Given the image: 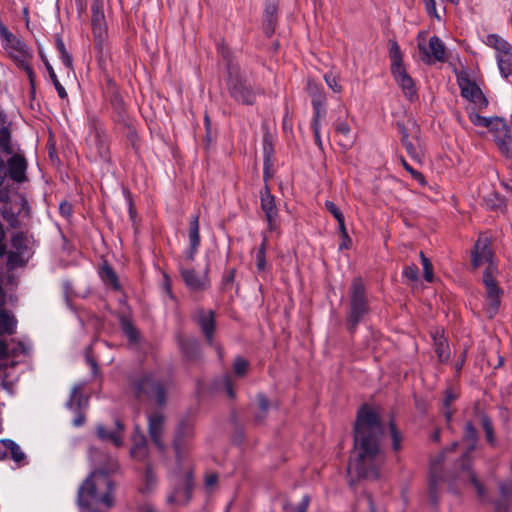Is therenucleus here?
I'll return each instance as SVG.
<instances>
[{
  "mask_svg": "<svg viewBox=\"0 0 512 512\" xmlns=\"http://www.w3.org/2000/svg\"><path fill=\"white\" fill-rule=\"evenodd\" d=\"M458 84L461 90V96L471 101L474 95L481 91L479 86L468 77H459Z\"/></svg>",
  "mask_w": 512,
  "mask_h": 512,
  "instance_id": "c756f323",
  "label": "nucleus"
},
{
  "mask_svg": "<svg viewBox=\"0 0 512 512\" xmlns=\"http://www.w3.org/2000/svg\"><path fill=\"white\" fill-rule=\"evenodd\" d=\"M309 504H310V497L308 495H304L302 497L301 502L297 506L296 512H307Z\"/></svg>",
  "mask_w": 512,
  "mask_h": 512,
  "instance_id": "774afa93",
  "label": "nucleus"
},
{
  "mask_svg": "<svg viewBox=\"0 0 512 512\" xmlns=\"http://www.w3.org/2000/svg\"><path fill=\"white\" fill-rule=\"evenodd\" d=\"M369 312L368 300L366 297L365 285L361 278H354L349 290V313L347 325L350 331H354L356 326Z\"/></svg>",
  "mask_w": 512,
  "mask_h": 512,
  "instance_id": "0eeeda50",
  "label": "nucleus"
},
{
  "mask_svg": "<svg viewBox=\"0 0 512 512\" xmlns=\"http://www.w3.org/2000/svg\"><path fill=\"white\" fill-rule=\"evenodd\" d=\"M200 226H199V216L194 215L191 217L190 223H189V248L187 249L185 256L183 259H185V262L187 264H191L194 259L195 255L198 251V248L200 246Z\"/></svg>",
  "mask_w": 512,
  "mask_h": 512,
  "instance_id": "6ab92c4d",
  "label": "nucleus"
},
{
  "mask_svg": "<svg viewBox=\"0 0 512 512\" xmlns=\"http://www.w3.org/2000/svg\"><path fill=\"white\" fill-rule=\"evenodd\" d=\"M383 427L377 413L367 405L362 406L354 425V448H378Z\"/></svg>",
  "mask_w": 512,
  "mask_h": 512,
  "instance_id": "7ed1b4c3",
  "label": "nucleus"
},
{
  "mask_svg": "<svg viewBox=\"0 0 512 512\" xmlns=\"http://www.w3.org/2000/svg\"><path fill=\"white\" fill-rule=\"evenodd\" d=\"M46 68L48 70L50 79H51V81L53 82V84L55 86V89H56V91L58 93V96L61 99H66L68 94H67L65 88L62 86V84L58 80L57 75H56L53 67L48 62H46Z\"/></svg>",
  "mask_w": 512,
  "mask_h": 512,
  "instance_id": "79ce46f5",
  "label": "nucleus"
},
{
  "mask_svg": "<svg viewBox=\"0 0 512 512\" xmlns=\"http://www.w3.org/2000/svg\"><path fill=\"white\" fill-rule=\"evenodd\" d=\"M486 43L492 46L497 51V54L504 49H508V47L510 46V44L507 41H505L504 39L500 38L498 35L495 34L488 35Z\"/></svg>",
  "mask_w": 512,
  "mask_h": 512,
  "instance_id": "c03bdc74",
  "label": "nucleus"
},
{
  "mask_svg": "<svg viewBox=\"0 0 512 512\" xmlns=\"http://www.w3.org/2000/svg\"><path fill=\"white\" fill-rule=\"evenodd\" d=\"M324 80L327 86L335 93H340L342 91V86L339 84V77L330 72L324 75Z\"/></svg>",
  "mask_w": 512,
  "mask_h": 512,
  "instance_id": "8fccbe9b",
  "label": "nucleus"
},
{
  "mask_svg": "<svg viewBox=\"0 0 512 512\" xmlns=\"http://www.w3.org/2000/svg\"><path fill=\"white\" fill-rule=\"evenodd\" d=\"M390 433L392 437L393 448H399L402 441V436L401 433L397 430L394 423L392 422L390 423Z\"/></svg>",
  "mask_w": 512,
  "mask_h": 512,
  "instance_id": "bf43d9fd",
  "label": "nucleus"
},
{
  "mask_svg": "<svg viewBox=\"0 0 512 512\" xmlns=\"http://www.w3.org/2000/svg\"><path fill=\"white\" fill-rule=\"evenodd\" d=\"M434 341V348L437 354L438 360L441 363H446L450 359V348L446 338L439 332L436 331L432 334Z\"/></svg>",
  "mask_w": 512,
  "mask_h": 512,
  "instance_id": "a878e982",
  "label": "nucleus"
},
{
  "mask_svg": "<svg viewBox=\"0 0 512 512\" xmlns=\"http://www.w3.org/2000/svg\"><path fill=\"white\" fill-rule=\"evenodd\" d=\"M171 492L167 496V502L171 505H186L192 498L193 465L183 450H176L175 466L170 477Z\"/></svg>",
  "mask_w": 512,
  "mask_h": 512,
  "instance_id": "f03ea898",
  "label": "nucleus"
},
{
  "mask_svg": "<svg viewBox=\"0 0 512 512\" xmlns=\"http://www.w3.org/2000/svg\"><path fill=\"white\" fill-rule=\"evenodd\" d=\"M194 319L200 327L203 335L209 342L213 343V336L215 332V313L212 310L199 308L195 311Z\"/></svg>",
  "mask_w": 512,
  "mask_h": 512,
  "instance_id": "dca6fc26",
  "label": "nucleus"
},
{
  "mask_svg": "<svg viewBox=\"0 0 512 512\" xmlns=\"http://www.w3.org/2000/svg\"><path fill=\"white\" fill-rule=\"evenodd\" d=\"M261 209L265 213L268 227L274 230L277 227L278 209L276 207L275 197L271 194L268 185L260 191Z\"/></svg>",
  "mask_w": 512,
  "mask_h": 512,
  "instance_id": "4468645a",
  "label": "nucleus"
},
{
  "mask_svg": "<svg viewBox=\"0 0 512 512\" xmlns=\"http://www.w3.org/2000/svg\"><path fill=\"white\" fill-rule=\"evenodd\" d=\"M308 92L309 95L312 97V105L314 108V116L313 117H320L321 115V107L325 104V95L321 91L319 85L314 82H308Z\"/></svg>",
  "mask_w": 512,
  "mask_h": 512,
  "instance_id": "cd10ccee",
  "label": "nucleus"
},
{
  "mask_svg": "<svg viewBox=\"0 0 512 512\" xmlns=\"http://www.w3.org/2000/svg\"><path fill=\"white\" fill-rule=\"evenodd\" d=\"M499 70L505 78L512 74V46L504 49L496 56Z\"/></svg>",
  "mask_w": 512,
  "mask_h": 512,
  "instance_id": "c85d7f7f",
  "label": "nucleus"
},
{
  "mask_svg": "<svg viewBox=\"0 0 512 512\" xmlns=\"http://www.w3.org/2000/svg\"><path fill=\"white\" fill-rule=\"evenodd\" d=\"M257 403L258 411L255 413L254 420L257 423H262L268 412L269 400L264 394L260 393L257 395Z\"/></svg>",
  "mask_w": 512,
  "mask_h": 512,
  "instance_id": "58836bf2",
  "label": "nucleus"
},
{
  "mask_svg": "<svg viewBox=\"0 0 512 512\" xmlns=\"http://www.w3.org/2000/svg\"><path fill=\"white\" fill-rule=\"evenodd\" d=\"M470 102H472L476 106V108L480 110L485 109L488 106V99L486 98L482 90L478 92V94L474 95L473 99Z\"/></svg>",
  "mask_w": 512,
  "mask_h": 512,
  "instance_id": "6e6d98bb",
  "label": "nucleus"
},
{
  "mask_svg": "<svg viewBox=\"0 0 512 512\" xmlns=\"http://www.w3.org/2000/svg\"><path fill=\"white\" fill-rule=\"evenodd\" d=\"M390 58H391V72L394 71L396 67H404L402 63V56L399 49V46L396 42L391 44L390 47Z\"/></svg>",
  "mask_w": 512,
  "mask_h": 512,
  "instance_id": "a18cd8bd",
  "label": "nucleus"
},
{
  "mask_svg": "<svg viewBox=\"0 0 512 512\" xmlns=\"http://www.w3.org/2000/svg\"><path fill=\"white\" fill-rule=\"evenodd\" d=\"M193 428L190 424H181L175 434L174 448H180L187 444V441L193 437Z\"/></svg>",
  "mask_w": 512,
  "mask_h": 512,
  "instance_id": "2f4dec72",
  "label": "nucleus"
},
{
  "mask_svg": "<svg viewBox=\"0 0 512 512\" xmlns=\"http://www.w3.org/2000/svg\"><path fill=\"white\" fill-rule=\"evenodd\" d=\"M118 470V463L109 459L107 466L99 467L79 487L77 502L80 507L89 508L92 504H103L107 508L114 505L113 482L109 475Z\"/></svg>",
  "mask_w": 512,
  "mask_h": 512,
  "instance_id": "f257e3e1",
  "label": "nucleus"
},
{
  "mask_svg": "<svg viewBox=\"0 0 512 512\" xmlns=\"http://www.w3.org/2000/svg\"><path fill=\"white\" fill-rule=\"evenodd\" d=\"M91 23L95 48L102 53L106 47L108 31L102 0H93L91 5Z\"/></svg>",
  "mask_w": 512,
  "mask_h": 512,
  "instance_id": "9d476101",
  "label": "nucleus"
},
{
  "mask_svg": "<svg viewBox=\"0 0 512 512\" xmlns=\"http://www.w3.org/2000/svg\"><path fill=\"white\" fill-rule=\"evenodd\" d=\"M400 161L404 169L409 172L416 181L421 184L425 183L423 175L417 170L413 169L403 157L400 158Z\"/></svg>",
  "mask_w": 512,
  "mask_h": 512,
  "instance_id": "5fc2aeb1",
  "label": "nucleus"
},
{
  "mask_svg": "<svg viewBox=\"0 0 512 512\" xmlns=\"http://www.w3.org/2000/svg\"><path fill=\"white\" fill-rule=\"evenodd\" d=\"M180 346L185 356L190 359L193 358L198 349V345L195 340L182 341Z\"/></svg>",
  "mask_w": 512,
  "mask_h": 512,
  "instance_id": "3c124183",
  "label": "nucleus"
},
{
  "mask_svg": "<svg viewBox=\"0 0 512 512\" xmlns=\"http://www.w3.org/2000/svg\"><path fill=\"white\" fill-rule=\"evenodd\" d=\"M497 271V266H490L489 269H485L482 276L485 298L484 310L489 318H493L498 313L504 294L503 289L495 279Z\"/></svg>",
  "mask_w": 512,
  "mask_h": 512,
  "instance_id": "1a4fd4ad",
  "label": "nucleus"
},
{
  "mask_svg": "<svg viewBox=\"0 0 512 512\" xmlns=\"http://www.w3.org/2000/svg\"><path fill=\"white\" fill-rule=\"evenodd\" d=\"M12 247L15 250V252H10V259H13L14 254L20 257H23L25 254V251L27 249V238L22 233H16L11 240Z\"/></svg>",
  "mask_w": 512,
  "mask_h": 512,
  "instance_id": "c9c22d12",
  "label": "nucleus"
},
{
  "mask_svg": "<svg viewBox=\"0 0 512 512\" xmlns=\"http://www.w3.org/2000/svg\"><path fill=\"white\" fill-rule=\"evenodd\" d=\"M464 437L471 442L477 439V431L471 422H467L464 426Z\"/></svg>",
  "mask_w": 512,
  "mask_h": 512,
  "instance_id": "4d7b16f0",
  "label": "nucleus"
},
{
  "mask_svg": "<svg viewBox=\"0 0 512 512\" xmlns=\"http://www.w3.org/2000/svg\"><path fill=\"white\" fill-rule=\"evenodd\" d=\"M10 138V131L7 127L0 129V149L7 154L12 153V149L10 147Z\"/></svg>",
  "mask_w": 512,
  "mask_h": 512,
  "instance_id": "09e8293b",
  "label": "nucleus"
},
{
  "mask_svg": "<svg viewBox=\"0 0 512 512\" xmlns=\"http://www.w3.org/2000/svg\"><path fill=\"white\" fill-rule=\"evenodd\" d=\"M100 276L102 280L107 284L110 285L114 290H119L121 285L118 279V276L114 269L108 265L104 264L100 271Z\"/></svg>",
  "mask_w": 512,
  "mask_h": 512,
  "instance_id": "473e14b6",
  "label": "nucleus"
},
{
  "mask_svg": "<svg viewBox=\"0 0 512 512\" xmlns=\"http://www.w3.org/2000/svg\"><path fill=\"white\" fill-rule=\"evenodd\" d=\"M471 263L474 268L486 265V269L490 266H496L493 262V253L490 248V240L488 237H479L474 245L471 255Z\"/></svg>",
  "mask_w": 512,
  "mask_h": 512,
  "instance_id": "f8f14e48",
  "label": "nucleus"
},
{
  "mask_svg": "<svg viewBox=\"0 0 512 512\" xmlns=\"http://www.w3.org/2000/svg\"><path fill=\"white\" fill-rule=\"evenodd\" d=\"M420 259L424 269V278L427 282L433 280V267L431 261L425 256L423 252H420Z\"/></svg>",
  "mask_w": 512,
  "mask_h": 512,
  "instance_id": "603ef678",
  "label": "nucleus"
},
{
  "mask_svg": "<svg viewBox=\"0 0 512 512\" xmlns=\"http://www.w3.org/2000/svg\"><path fill=\"white\" fill-rule=\"evenodd\" d=\"M88 151L87 155L92 161L99 159L107 160L109 155V146L104 137L99 133H95L94 136L88 140Z\"/></svg>",
  "mask_w": 512,
  "mask_h": 512,
  "instance_id": "aec40b11",
  "label": "nucleus"
},
{
  "mask_svg": "<svg viewBox=\"0 0 512 512\" xmlns=\"http://www.w3.org/2000/svg\"><path fill=\"white\" fill-rule=\"evenodd\" d=\"M326 209L333 215L336 220L343 218V214L340 209L336 206V204L330 200L325 202Z\"/></svg>",
  "mask_w": 512,
  "mask_h": 512,
  "instance_id": "052dcab7",
  "label": "nucleus"
},
{
  "mask_svg": "<svg viewBox=\"0 0 512 512\" xmlns=\"http://www.w3.org/2000/svg\"><path fill=\"white\" fill-rule=\"evenodd\" d=\"M0 34L4 41V49L9 53L18 67L22 68L26 72L30 83L33 85L35 74L29 63L32 58L30 49L21 39L10 33L6 28H2L0 30Z\"/></svg>",
  "mask_w": 512,
  "mask_h": 512,
  "instance_id": "423d86ee",
  "label": "nucleus"
},
{
  "mask_svg": "<svg viewBox=\"0 0 512 512\" xmlns=\"http://www.w3.org/2000/svg\"><path fill=\"white\" fill-rule=\"evenodd\" d=\"M130 391L138 399L154 400L158 405L166 403L165 388L152 374H143L132 379Z\"/></svg>",
  "mask_w": 512,
  "mask_h": 512,
  "instance_id": "6e6552de",
  "label": "nucleus"
},
{
  "mask_svg": "<svg viewBox=\"0 0 512 512\" xmlns=\"http://www.w3.org/2000/svg\"><path fill=\"white\" fill-rule=\"evenodd\" d=\"M423 2L425 4V9H426L428 15L440 20L441 17L439 15V13L437 12V1L436 0H423ZM440 2L441 3L450 2V3L456 4L458 2V0H440Z\"/></svg>",
  "mask_w": 512,
  "mask_h": 512,
  "instance_id": "49530a36",
  "label": "nucleus"
},
{
  "mask_svg": "<svg viewBox=\"0 0 512 512\" xmlns=\"http://www.w3.org/2000/svg\"><path fill=\"white\" fill-rule=\"evenodd\" d=\"M55 42H56V47L60 54V58H61L63 64L67 68H72V57L68 53L63 40L60 37H57Z\"/></svg>",
  "mask_w": 512,
  "mask_h": 512,
  "instance_id": "37998d69",
  "label": "nucleus"
},
{
  "mask_svg": "<svg viewBox=\"0 0 512 512\" xmlns=\"http://www.w3.org/2000/svg\"><path fill=\"white\" fill-rule=\"evenodd\" d=\"M10 452H11V457H12L13 461L18 466H21L26 459V455L23 452V450H10Z\"/></svg>",
  "mask_w": 512,
  "mask_h": 512,
  "instance_id": "0e129e2a",
  "label": "nucleus"
},
{
  "mask_svg": "<svg viewBox=\"0 0 512 512\" xmlns=\"http://www.w3.org/2000/svg\"><path fill=\"white\" fill-rule=\"evenodd\" d=\"M392 75L396 83L402 89L404 96L411 102L415 101L418 97L417 88L414 83V80L407 73L405 67L394 68V71H392Z\"/></svg>",
  "mask_w": 512,
  "mask_h": 512,
  "instance_id": "2eb2a0df",
  "label": "nucleus"
},
{
  "mask_svg": "<svg viewBox=\"0 0 512 512\" xmlns=\"http://www.w3.org/2000/svg\"><path fill=\"white\" fill-rule=\"evenodd\" d=\"M403 275L410 281H416L418 279V267L415 264L406 266Z\"/></svg>",
  "mask_w": 512,
  "mask_h": 512,
  "instance_id": "13d9d810",
  "label": "nucleus"
},
{
  "mask_svg": "<svg viewBox=\"0 0 512 512\" xmlns=\"http://www.w3.org/2000/svg\"><path fill=\"white\" fill-rule=\"evenodd\" d=\"M266 246H267V238L264 237L263 241L256 252V267L258 271H264L266 268Z\"/></svg>",
  "mask_w": 512,
  "mask_h": 512,
  "instance_id": "a19ab883",
  "label": "nucleus"
},
{
  "mask_svg": "<svg viewBox=\"0 0 512 512\" xmlns=\"http://www.w3.org/2000/svg\"><path fill=\"white\" fill-rule=\"evenodd\" d=\"M494 132L495 142L497 143L499 149L505 155H510L512 153V137L509 134L507 124L505 123L504 128H499L498 130H494Z\"/></svg>",
  "mask_w": 512,
  "mask_h": 512,
  "instance_id": "bb28decb",
  "label": "nucleus"
},
{
  "mask_svg": "<svg viewBox=\"0 0 512 512\" xmlns=\"http://www.w3.org/2000/svg\"><path fill=\"white\" fill-rule=\"evenodd\" d=\"M319 119H320V117H313L312 129H313V132H314L315 141H316L317 145L319 147H321L322 142H321V138H320V123H319Z\"/></svg>",
  "mask_w": 512,
  "mask_h": 512,
  "instance_id": "e2e57ef3",
  "label": "nucleus"
},
{
  "mask_svg": "<svg viewBox=\"0 0 512 512\" xmlns=\"http://www.w3.org/2000/svg\"><path fill=\"white\" fill-rule=\"evenodd\" d=\"M249 368V362L243 357H236L233 362V370L236 376L243 377Z\"/></svg>",
  "mask_w": 512,
  "mask_h": 512,
  "instance_id": "de8ad7c7",
  "label": "nucleus"
},
{
  "mask_svg": "<svg viewBox=\"0 0 512 512\" xmlns=\"http://www.w3.org/2000/svg\"><path fill=\"white\" fill-rule=\"evenodd\" d=\"M418 48L422 54L421 59L426 63L433 61L443 62L446 59V48L437 36L431 37L428 44L419 42Z\"/></svg>",
  "mask_w": 512,
  "mask_h": 512,
  "instance_id": "ddd939ff",
  "label": "nucleus"
},
{
  "mask_svg": "<svg viewBox=\"0 0 512 512\" xmlns=\"http://www.w3.org/2000/svg\"><path fill=\"white\" fill-rule=\"evenodd\" d=\"M270 166H271L270 154L265 150L264 172H263V178L265 181V185H267L268 180L271 178Z\"/></svg>",
  "mask_w": 512,
  "mask_h": 512,
  "instance_id": "680f3d73",
  "label": "nucleus"
},
{
  "mask_svg": "<svg viewBox=\"0 0 512 512\" xmlns=\"http://www.w3.org/2000/svg\"><path fill=\"white\" fill-rule=\"evenodd\" d=\"M124 426L120 420H115V428L107 429L102 424L96 426V435L99 440L114 446H121L123 439Z\"/></svg>",
  "mask_w": 512,
  "mask_h": 512,
  "instance_id": "a211bd4d",
  "label": "nucleus"
},
{
  "mask_svg": "<svg viewBox=\"0 0 512 512\" xmlns=\"http://www.w3.org/2000/svg\"><path fill=\"white\" fill-rule=\"evenodd\" d=\"M480 425L485 433L486 442L488 445H495L496 438L494 434V427L491 419L484 413L479 414Z\"/></svg>",
  "mask_w": 512,
  "mask_h": 512,
  "instance_id": "72a5a7b5",
  "label": "nucleus"
},
{
  "mask_svg": "<svg viewBox=\"0 0 512 512\" xmlns=\"http://www.w3.org/2000/svg\"><path fill=\"white\" fill-rule=\"evenodd\" d=\"M187 264L185 259L180 263V272L185 285L192 291H203L210 286L208 278V266L203 272L196 271Z\"/></svg>",
  "mask_w": 512,
  "mask_h": 512,
  "instance_id": "9b49d317",
  "label": "nucleus"
},
{
  "mask_svg": "<svg viewBox=\"0 0 512 512\" xmlns=\"http://www.w3.org/2000/svg\"><path fill=\"white\" fill-rule=\"evenodd\" d=\"M165 419L160 413H155L148 418V431L152 443L158 448L163 446V433H164Z\"/></svg>",
  "mask_w": 512,
  "mask_h": 512,
  "instance_id": "412c9836",
  "label": "nucleus"
},
{
  "mask_svg": "<svg viewBox=\"0 0 512 512\" xmlns=\"http://www.w3.org/2000/svg\"><path fill=\"white\" fill-rule=\"evenodd\" d=\"M121 327L130 342L137 343L139 341V331L128 318L121 319Z\"/></svg>",
  "mask_w": 512,
  "mask_h": 512,
  "instance_id": "ea45409f",
  "label": "nucleus"
},
{
  "mask_svg": "<svg viewBox=\"0 0 512 512\" xmlns=\"http://www.w3.org/2000/svg\"><path fill=\"white\" fill-rule=\"evenodd\" d=\"M470 462L469 454H463L460 464L456 467L457 476L463 480L468 479L475 487L478 497L484 500L486 497L485 489L477 480L476 475L470 470Z\"/></svg>",
  "mask_w": 512,
  "mask_h": 512,
  "instance_id": "f3484780",
  "label": "nucleus"
},
{
  "mask_svg": "<svg viewBox=\"0 0 512 512\" xmlns=\"http://www.w3.org/2000/svg\"><path fill=\"white\" fill-rule=\"evenodd\" d=\"M382 462L381 450H351L347 466L348 475L351 479H376Z\"/></svg>",
  "mask_w": 512,
  "mask_h": 512,
  "instance_id": "20e7f679",
  "label": "nucleus"
},
{
  "mask_svg": "<svg viewBox=\"0 0 512 512\" xmlns=\"http://www.w3.org/2000/svg\"><path fill=\"white\" fill-rule=\"evenodd\" d=\"M218 484V474L214 472H208L205 474L204 486L208 492H211Z\"/></svg>",
  "mask_w": 512,
  "mask_h": 512,
  "instance_id": "864d4df0",
  "label": "nucleus"
},
{
  "mask_svg": "<svg viewBox=\"0 0 512 512\" xmlns=\"http://www.w3.org/2000/svg\"><path fill=\"white\" fill-rule=\"evenodd\" d=\"M17 321L15 317L6 310L0 311V335L14 334Z\"/></svg>",
  "mask_w": 512,
  "mask_h": 512,
  "instance_id": "7c9ffc66",
  "label": "nucleus"
},
{
  "mask_svg": "<svg viewBox=\"0 0 512 512\" xmlns=\"http://www.w3.org/2000/svg\"><path fill=\"white\" fill-rule=\"evenodd\" d=\"M223 385L225 387V391H226L227 395L230 398H234L235 392H234V389H233L232 379H231V377L229 375H225L223 377Z\"/></svg>",
  "mask_w": 512,
  "mask_h": 512,
  "instance_id": "69168bd1",
  "label": "nucleus"
},
{
  "mask_svg": "<svg viewBox=\"0 0 512 512\" xmlns=\"http://www.w3.org/2000/svg\"><path fill=\"white\" fill-rule=\"evenodd\" d=\"M447 457L446 453L442 452L436 459L431 460L429 489L432 497L435 494L438 482L442 480V463L446 461Z\"/></svg>",
  "mask_w": 512,
  "mask_h": 512,
  "instance_id": "b1692460",
  "label": "nucleus"
},
{
  "mask_svg": "<svg viewBox=\"0 0 512 512\" xmlns=\"http://www.w3.org/2000/svg\"><path fill=\"white\" fill-rule=\"evenodd\" d=\"M110 102H111L113 110L117 114V121L125 122V120H126V107H125V102H124L123 98L119 94L114 93L111 96Z\"/></svg>",
  "mask_w": 512,
  "mask_h": 512,
  "instance_id": "4c0bfd02",
  "label": "nucleus"
},
{
  "mask_svg": "<svg viewBox=\"0 0 512 512\" xmlns=\"http://www.w3.org/2000/svg\"><path fill=\"white\" fill-rule=\"evenodd\" d=\"M26 170L27 162L22 155L15 154L8 160L9 176L15 182L21 183L26 180Z\"/></svg>",
  "mask_w": 512,
  "mask_h": 512,
  "instance_id": "5701e85b",
  "label": "nucleus"
},
{
  "mask_svg": "<svg viewBox=\"0 0 512 512\" xmlns=\"http://www.w3.org/2000/svg\"><path fill=\"white\" fill-rule=\"evenodd\" d=\"M82 385H76L72 388L70 393V398L67 402V407L72 409L76 407L77 409L81 408L83 405H86L87 399L82 395Z\"/></svg>",
  "mask_w": 512,
  "mask_h": 512,
  "instance_id": "e433bc0d",
  "label": "nucleus"
},
{
  "mask_svg": "<svg viewBox=\"0 0 512 512\" xmlns=\"http://www.w3.org/2000/svg\"><path fill=\"white\" fill-rule=\"evenodd\" d=\"M458 398V393L452 388H447L445 390V398L443 401V414L446 419V422L449 423L452 420L453 410L451 409V405Z\"/></svg>",
  "mask_w": 512,
  "mask_h": 512,
  "instance_id": "f704fd0d",
  "label": "nucleus"
},
{
  "mask_svg": "<svg viewBox=\"0 0 512 512\" xmlns=\"http://www.w3.org/2000/svg\"><path fill=\"white\" fill-rule=\"evenodd\" d=\"M336 131L348 139L351 133V128L347 123L339 122L336 125Z\"/></svg>",
  "mask_w": 512,
  "mask_h": 512,
  "instance_id": "338daca9",
  "label": "nucleus"
},
{
  "mask_svg": "<svg viewBox=\"0 0 512 512\" xmlns=\"http://www.w3.org/2000/svg\"><path fill=\"white\" fill-rule=\"evenodd\" d=\"M469 119L475 126L489 128L492 131L505 127V121L503 119L499 117L487 118L474 111L469 114Z\"/></svg>",
  "mask_w": 512,
  "mask_h": 512,
  "instance_id": "393cba45",
  "label": "nucleus"
},
{
  "mask_svg": "<svg viewBox=\"0 0 512 512\" xmlns=\"http://www.w3.org/2000/svg\"><path fill=\"white\" fill-rule=\"evenodd\" d=\"M227 88L230 96L238 103L252 105L256 100V93L248 82L245 74L237 64H227Z\"/></svg>",
  "mask_w": 512,
  "mask_h": 512,
  "instance_id": "39448f33",
  "label": "nucleus"
},
{
  "mask_svg": "<svg viewBox=\"0 0 512 512\" xmlns=\"http://www.w3.org/2000/svg\"><path fill=\"white\" fill-rule=\"evenodd\" d=\"M398 127L401 133V142L405 147L406 152L410 155L412 159L420 163L423 159L424 154L419 139L417 137L410 139L407 129L400 124L398 125Z\"/></svg>",
  "mask_w": 512,
  "mask_h": 512,
  "instance_id": "4be33fe9",
  "label": "nucleus"
}]
</instances>
